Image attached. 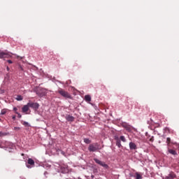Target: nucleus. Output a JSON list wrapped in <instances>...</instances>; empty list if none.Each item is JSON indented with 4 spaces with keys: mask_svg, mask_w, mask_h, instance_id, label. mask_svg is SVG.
<instances>
[{
    "mask_svg": "<svg viewBox=\"0 0 179 179\" xmlns=\"http://www.w3.org/2000/svg\"><path fill=\"white\" fill-rule=\"evenodd\" d=\"M58 93L60 96H62V97H64L65 99H72V95L69 94V92L65 91L63 89H59Z\"/></svg>",
    "mask_w": 179,
    "mask_h": 179,
    "instance_id": "obj_1",
    "label": "nucleus"
},
{
    "mask_svg": "<svg viewBox=\"0 0 179 179\" xmlns=\"http://www.w3.org/2000/svg\"><path fill=\"white\" fill-rule=\"evenodd\" d=\"M100 149H101L100 148V145H99L97 143L90 144L88 148V150L90 152H97V150Z\"/></svg>",
    "mask_w": 179,
    "mask_h": 179,
    "instance_id": "obj_2",
    "label": "nucleus"
},
{
    "mask_svg": "<svg viewBox=\"0 0 179 179\" xmlns=\"http://www.w3.org/2000/svg\"><path fill=\"white\" fill-rule=\"evenodd\" d=\"M36 92L39 97H44L47 94V91L44 88H38Z\"/></svg>",
    "mask_w": 179,
    "mask_h": 179,
    "instance_id": "obj_3",
    "label": "nucleus"
},
{
    "mask_svg": "<svg viewBox=\"0 0 179 179\" xmlns=\"http://www.w3.org/2000/svg\"><path fill=\"white\" fill-rule=\"evenodd\" d=\"M94 161L95 162V163H96L97 164H99L100 166H101L102 167H103L104 169H108V165H107L106 164V162H101L99 159L94 158Z\"/></svg>",
    "mask_w": 179,
    "mask_h": 179,
    "instance_id": "obj_4",
    "label": "nucleus"
},
{
    "mask_svg": "<svg viewBox=\"0 0 179 179\" xmlns=\"http://www.w3.org/2000/svg\"><path fill=\"white\" fill-rule=\"evenodd\" d=\"M28 106H29L31 108H34V110H38V108L40 107V105L38 103L33 102L28 103Z\"/></svg>",
    "mask_w": 179,
    "mask_h": 179,
    "instance_id": "obj_5",
    "label": "nucleus"
},
{
    "mask_svg": "<svg viewBox=\"0 0 179 179\" xmlns=\"http://www.w3.org/2000/svg\"><path fill=\"white\" fill-rule=\"evenodd\" d=\"M65 119L69 122H73V121H75V117L71 115H66Z\"/></svg>",
    "mask_w": 179,
    "mask_h": 179,
    "instance_id": "obj_6",
    "label": "nucleus"
},
{
    "mask_svg": "<svg viewBox=\"0 0 179 179\" xmlns=\"http://www.w3.org/2000/svg\"><path fill=\"white\" fill-rule=\"evenodd\" d=\"M28 164L27 165V167H28V169H31V167H33L34 166V160H33V159L31 158H29L28 159Z\"/></svg>",
    "mask_w": 179,
    "mask_h": 179,
    "instance_id": "obj_7",
    "label": "nucleus"
},
{
    "mask_svg": "<svg viewBox=\"0 0 179 179\" xmlns=\"http://www.w3.org/2000/svg\"><path fill=\"white\" fill-rule=\"evenodd\" d=\"M60 170L62 171V173H68V171H69V170L68 169V166L66 165H62L60 166Z\"/></svg>",
    "mask_w": 179,
    "mask_h": 179,
    "instance_id": "obj_8",
    "label": "nucleus"
},
{
    "mask_svg": "<svg viewBox=\"0 0 179 179\" xmlns=\"http://www.w3.org/2000/svg\"><path fill=\"white\" fill-rule=\"evenodd\" d=\"M176 177H177V176H176V173H174V172H171L168 176H166L165 178V179H174L176 178Z\"/></svg>",
    "mask_w": 179,
    "mask_h": 179,
    "instance_id": "obj_9",
    "label": "nucleus"
},
{
    "mask_svg": "<svg viewBox=\"0 0 179 179\" xmlns=\"http://www.w3.org/2000/svg\"><path fill=\"white\" fill-rule=\"evenodd\" d=\"M29 107H30L29 106V103H27V105L24 106L22 108V113H24L25 114H27V111H29Z\"/></svg>",
    "mask_w": 179,
    "mask_h": 179,
    "instance_id": "obj_10",
    "label": "nucleus"
},
{
    "mask_svg": "<svg viewBox=\"0 0 179 179\" xmlns=\"http://www.w3.org/2000/svg\"><path fill=\"white\" fill-rule=\"evenodd\" d=\"M115 139L116 141V146L118 148H121V146L122 145H121V140L120 139V138L116 137Z\"/></svg>",
    "mask_w": 179,
    "mask_h": 179,
    "instance_id": "obj_11",
    "label": "nucleus"
},
{
    "mask_svg": "<svg viewBox=\"0 0 179 179\" xmlns=\"http://www.w3.org/2000/svg\"><path fill=\"white\" fill-rule=\"evenodd\" d=\"M129 148L131 150H135V149H136V144H135V143L131 142L129 143Z\"/></svg>",
    "mask_w": 179,
    "mask_h": 179,
    "instance_id": "obj_12",
    "label": "nucleus"
},
{
    "mask_svg": "<svg viewBox=\"0 0 179 179\" xmlns=\"http://www.w3.org/2000/svg\"><path fill=\"white\" fill-rule=\"evenodd\" d=\"M85 101H92V96L90 95H85Z\"/></svg>",
    "mask_w": 179,
    "mask_h": 179,
    "instance_id": "obj_13",
    "label": "nucleus"
},
{
    "mask_svg": "<svg viewBox=\"0 0 179 179\" xmlns=\"http://www.w3.org/2000/svg\"><path fill=\"white\" fill-rule=\"evenodd\" d=\"M169 152L171 155H173V156H176V155H177V151H176V150H174L169 149Z\"/></svg>",
    "mask_w": 179,
    "mask_h": 179,
    "instance_id": "obj_14",
    "label": "nucleus"
},
{
    "mask_svg": "<svg viewBox=\"0 0 179 179\" xmlns=\"http://www.w3.org/2000/svg\"><path fill=\"white\" fill-rule=\"evenodd\" d=\"M7 55H8V54H6L3 52H0V59L5 58Z\"/></svg>",
    "mask_w": 179,
    "mask_h": 179,
    "instance_id": "obj_15",
    "label": "nucleus"
},
{
    "mask_svg": "<svg viewBox=\"0 0 179 179\" xmlns=\"http://www.w3.org/2000/svg\"><path fill=\"white\" fill-rule=\"evenodd\" d=\"M142 175H141L139 173H136V179H142Z\"/></svg>",
    "mask_w": 179,
    "mask_h": 179,
    "instance_id": "obj_16",
    "label": "nucleus"
},
{
    "mask_svg": "<svg viewBox=\"0 0 179 179\" xmlns=\"http://www.w3.org/2000/svg\"><path fill=\"white\" fill-rule=\"evenodd\" d=\"M8 112V109H3L0 113V115H5V114Z\"/></svg>",
    "mask_w": 179,
    "mask_h": 179,
    "instance_id": "obj_17",
    "label": "nucleus"
},
{
    "mask_svg": "<svg viewBox=\"0 0 179 179\" xmlns=\"http://www.w3.org/2000/svg\"><path fill=\"white\" fill-rule=\"evenodd\" d=\"M84 142H85V143H87V145H89V143H92V141H90V139H89V138H84Z\"/></svg>",
    "mask_w": 179,
    "mask_h": 179,
    "instance_id": "obj_18",
    "label": "nucleus"
},
{
    "mask_svg": "<svg viewBox=\"0 0 179 179\" xmlns=\"http://www.w3.org/2000/svg\"><path fill=\"white\" fill-rule=\"evenodd\" d=\"M16 100H17V101H22V100H23V96L18 95L16 98Z\"/></svg>",
    "mask_w": 179,
    "mask_h": 179,
    "instance_id": "obj_19",
    "label": "nucleus"
},
{
    "mask_svg": "<svg viewBox=\"0 0 179 179\" xmlns=\"http://www.w3.org/2000/svg\"><path fill=\"white\" fill-rule=\"evenodd\" d=\"M119 139L122 141V142H127V139H125V136H121Z\"/></svg>",
    "mask_w": 179,
    "mask_h": 179,
    "instance_id": "obj_20",
    "label": "nucleus"
},
{
    "mask_svg": "<svg viewBox=\"0 0 179 179\" xmlns=\"http://www.w3.org/2000/svg\"><path fill=\"white\" fill-rule=\"evenodd\" d=\"M170 142H171V138H170V137H168L166 138V143H168V145H170Z\"/></svg>",
    "mask_w": 179,
    "mask_h": 179,
    "instance_id": "obj_21",
    "label": "nucleus"
},
{
    "mask_svg": "<svg viewBox=\"0 0 179 179\" xmlns=\"http://www.w3.org/2000/svg\"><path fill=\"white\" fill-rule=\"evenodd\" d=\"M22 125H24L25 127H30V125L29 124V122H24L22 123Z\"/></svg>",
    "mask_w": 179,
    "mask_h": 179,
    "instance_id": "obj_22",
    "label": "nucleus"
},
{
    "mask_svg": "<svg viewBox=\"0 0 179 179\" xmlns=\"http://www.w3.org/2000/svg\"><path fill=\"white\" fill-rule=\"evenodd\" d=\"M150 142H154L155 141V137L154 136H151L149 139Z\"/></svg>",
    "mask_w": 179,
    "mask_h": 179,
    "instance_id": "obj_23",
    "label": "nucleus"
},
{
    "mask_svg": "<svg viewBox=\"0 0 179 179\" xmlns=\"http://www.w3.org/2000/svg\"><path fill=\"white\" fill-rule=\"evenodd\" d=\"M15 114L17 115L18 118H20L22 117V115L19 113L18 112H15Z\"/></svg>",
    "mask_w": 179,
    "mask_h": 179,
    "instance_id": "obj_24",
    "label": "nucleus"
},
{
    "mask_svg": "<svg viewBox=\"0 0 179 179\" xmlns=\"http://www.w3.org/2000/svg\"><path fill=\"white\" fill-rule=\"evenodd\" d=\"M13 111H15V113L16 114V113H17V108L14 107L13 108Z\"/></svg>",
    "mask_w": 179,
    "mask_h": 179,
    "instance_id": "obj_25",
    "label": "nucleus"
},
{
    "mask_svg": "<svg viewBox=\"0 0 179 179\" xmlns=\"http://www.w3.org/2000/svg\"><path fill=\"white\" fill-rule=\"evenodd\" d=\"M126 129L127 131H131V127L129 126L126 127Z\"/></svg>",
    "mask_w": 179,
    "mask_h": 179,
    "instance_id": "obj_26",
    "label": "nucleus"
},
{
    "mask_svg": "<svg viewBox=\"0 0 179 179\" xmlns=\"http://www.w3.org/2000/svg\"><path fill=\"white\" fill-rule=\"evenodd\" d=\"M15 131H19L20 129V127H14Z\"/></svg>",
    "mask_w": 179,
    "mask_h": 179,
    "instance_id": "obj_27",
    "label": "nucleus"
},
{
    "mask_svg": "<svg viewBox=\"0 0 179 179\" xmlns=\"http://www.w3.org/2000/svg\"><path fill=\"white\" fill-rule=\"evenodd\" d=\"M5 136V134L2 133V131H0V136Z\"/></svg>",
    "mask_w": 179,
    "mask_h": 179,
    "instance_id": "obj_28",
    "label": "nucleus"
},
{
    "mask_svg": "<svg viewBox=\"0 0 179 179\" xmlns=\"http://www.w3.org/2000/svg\"><path fill=\"white\" fill-rule=\"evenodd\" d=\"M7 62H8V64H13V62H12V60H8Z\"/></svg>",
    "mask_w": 179,
    "mask_h": 179,
    "instance_id": "obj_29",
    "label": "nucleus"
},
{
    "mask_svg": "<svg viewBox=\"0 0 179 179\" xmlns=\"http://www.w3.org/2000/svg\"><path fill=\"white\" fill-rule=\"evenodd\" d=\"M13 120H16V116L15 115H14V116H13Z\"/></svg>",
    "mask_w": 179,
    "mask_h": 179,
    "instance_id": "obj_30",
    "label": "nucleus"
},
{
    "mask_svg": "<svg viewBox=\"0 0 179 179\" xmlns=\"http://www.w3.org/2000/svg\"><path fill=\"white\" fill-rule=\"evenodd\" d=\"M7 71H9V66L6 67Z\"/></svg>",
    "mask_w": 179,
    "mask_h": 179,
    "instance_id": "obj_31",
    "label": "nucleus"
},
{
    "mask_svg": "<svg viewBox=\"0 0 179 179\" xmlns=\"http://www.w3.org/2000/svg\"><path fill=\"white\" fill-rule=\"evenodd\" d=\"M17 58H20V59H22V57H19V56H17Z\"/></svg>",
    "mask_w": 179,
    "mask_h": 179,
    "instance_id": "obj_32",
    "label": "nucleus"
},
{
    "mask_svg": "<svg viewBox=\"0 0 179 179\" xmlns=\"http://www.w3.org/2000/svg\"><path fill=\"white\" fill-rule=\"evenodd\" d=\"M0 121H2V119L0 118Z\"/></svg>",
    "mask_w": 179,
    "mask_h": 179,
    "instance_id": "obj_33",
    "label": "nucleus"
},
{
    "mask_svg": "<svg viewBox=\"0 0 179 179\" xmlns=\"http://www.w3.org/2000/svg\"><path fill=\"white\" fill-rule=\"evenodd\" d=\"M0 148H1V144H0Z\"/></svg>",
    "mask_w": 179,
    "mask_h": 179,
    "instance_id": "obj_34",
    "label": "nucleus"
}]
</instances>
